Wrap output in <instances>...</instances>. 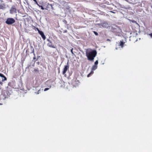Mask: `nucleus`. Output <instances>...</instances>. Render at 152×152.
<instances>
[{"mask_svg":"<svg viewBox=\"0 0 152 152\" xmlns=\"http://www.w3.org/2000/svg\"><path fill=\"white\" fill-rule=\"evenodd\" d=\"M99 26L101 27V26L104 28H107L109 26V25L107 22H104L103 23L99 24Z\"/></svg>","mask_w":152,"mask_h":152,"instance_id":"20e7f679","label":"nucleus"},{"mask_svg":"<svg viewBox=\"0 0 152 152\" xmlns=\"http://www.w3.org/2000/svg\"><path fill=\"white\" fill-rule=\"evenodd\" d=\"M149 35L150 37L152 38V33L149 34Z\"/></svg>","mask_w":152,"mask_h":152,"instance_id":"f3484780","label":"nucleus"},{"mask_svg":"<svg viewBox=\"0 0 152 152\" xmlns=\"http://www.w3.org/2000/svg\"><path fill=\"white\" fill-rule=\"evenodd\" d=\"M36 29L37 30V31H38V32H39V31H40L39 28H36Z\"/></svg>","mask_w":152,"mask_h":152,"instance_id":"6ab92c4d","label":"nucleus"},{"mask_svg":"<svg viewBox=\"0 0 152 152\" xmlns=\"http://www.w3.org/2000/svg\"><path fill=\"white\" fill-rule=\"evenodd\" d=\"M69 66L68 65H66L64 66V67L63 72V74L64 75L66 73V71H67V70L69 69Z\"/></svg>","mask_w":152,"mask_h":152,"instance_id":"0eeeda50","label":"nucleus"},{"mask_svg":"<svg viewBox=\"0 0 152 152\" xmlns=\"http://www.w3.org/2000/svg\"><path fill=\"white\" fill-rule=\"evenodd\" d=\"M97 68V65H93L91 69V72L87 75V77H89L90 76V75L91 74H92L94 73V71Z\"/></svg>","mask_w":152,"mask_h":152,"instance_id":"7ed1b4c3","label":"nucleus"},{"mask_svg":"<svg viewBox=\"0 0 152 152\" xmlns=\"http://www.w3.org/2000/svg\"><path fill=\"white\" fill-rule=\"evenodd\" d=\"M49 89L48 88H46L44 89V91H47Z\"/></svg>","mask_w":152,"mask_h":152,"instance_id":"2eb2a0df","label":"nucleus"},{"mask_svg":"<svg viewBox=\"0 0 152 152\" xmlns=\"http://www.w3.org/2000/svg\"><path fill=\"white\" fill-rule=\"evenodd\" d=\"M0 77L4 78V79H2V81H4L7 80L6 77L3 74L0 73Z\"/></svg>","mask_w":152,"mask_h":152,"instance_id":"9d476101","label":"nucleus"},{"mask_svg":"<svg viewBox=\"0 0 152 152\" xmlns=\"http://www.w3.org/2000/svg\"><path fill=\"white\" fill-rule=\"evenodd\" d=\"M16 9L15 7V6H13L11 7V8L10 10V13L11 14H13L15 13L16 12Z\"/></svg>","mask_w":152,"mask_h":152,"instance_id":"423d86ee","label":"nucleus"},{"mask_svg":"<svg viewBox=\"0 0 152 152\" xmlns=\"http://www.w3.org/2000/svg\"><path fill=\"white\" fill-rule=\"evenodd\" d=\"M35 2V4H37V5H38L39 4L37 3V2L36 0V1H34Z\"/></svg>","mask_w":152,"mask_h":152,"instance_id":"a211bd4d","label":"nucleus"},{"mask_svg":"<svg viewBox=\"0 0 152 152\" xmlns=\"http://www.w3.org/2000/svg\"><path fill=\"white\" fill-rule=\"evenodd\" d=\"M0 1H1V2H2V0H0Z\"/></svg>","mask_w":152,"mask_h":152,"instance_id":"aec40b11","label":"nucleus"},{"mask_svg":"<svg viewBox=\"0 0 152 152\" xmlns=\"http://www.w3.org/2000/svg\"><path fill=\"white\" fill-rule=\"evenodd\" d=\"M98 64V60H96L95 62L94 65H97Z\"/></svg>","mask_w":152,"mask_h":152,"instance_id":"ddd939ff","label":"nucleus"},{"mask_svg":"<svg viewBox=\"0 0 152 152\" xmlns=\"http://www.w3.org/2000/svg\"><path fill=\"white\" fill-rule=\"evenodd\" d=\"M38 6L39 7H40L41 8L42 10H43L44 9V7L42 6H41V5H40L39 4H38Z\"/></svg>","mask_w":152,"mask_h":152,"instance_id":"f8f14e48","label":"nucleus"},{"mask_svg":"<svg viewBox=\"0 0 152 152\" xmlns=\"http://www.w3.org/2000/svg\"><path fill=\"white\" fill-rule=\"evenodd\" d=\"M39 94V92H38L37 93V94Z\"/></svg>","mask_w":152,"mask_h":152,"instance_id":"4be33fe9","label":"nucleus"},{"mask_svg":"<svg viewBox=\"0 0 152 152\" xmlns=\"http://www.w3.org/2000/svg\"><path fill=\"white\" fill-rule=\"evenodd\" d=\"M96 54L97 52L96 50H92L90 48L86 50V55L89 61H93Z\"/></svg>","mask_w":152,"mask_h":152,"instance_id":"f257e3e1","label":"nucleus"},{"mask_svg":"<svg viewBox=\"0 0 152 152\" xmlns=\"http://www.w3.org/2000/svg\"><path fill=\"white\" fill-rule=\"evenodd\" d=\"M15 21L13 18H9L7 19L6 21H5V23L7 24L10 25L14 23Z\"/></svg>","mask_w":152,"mask_h":152,"instance_id":"f03ea898","label":"nucleus"},{"mask_svg":"<svg viewBox=\"0 0 152 152\" xmlns=\"http://www.w3.org/2000/svg\"><path fill=\"white\" fill-rule=\"evenodd\" d=\"M38 33L41 35L42 38L43 39L45 40L46 38V37L44 35L43 32L42 31H40L38 32Z\"/></svg>","mask_w":152,"mask_h":152,"instance_id":"6e6552de","label":"nucleus"},{"mask_svg":"<svg viewBox=\"0 0 152 152\" xmlns=\"http://www.w3.org/2000/svg\"><path fill=\"white\" fill-rule=\"evenodd\" d=\"M5 8V5L4 4H0V9H4Z\"/></svg>","mask_w":152,"mask_h":152,"instance_id":"9b49d317","label":"nucleus"},{"mask_svg":"<svg viewBox=\"0 0 152 152\" xmlns=\"http://www.w3.org/2000/svg\"><path fill=\"white\" fill-rule=\"evenodd\" d=\"M133 22H135V23H136V21H133Z\"/></svg>","mask_w":152,"mask_h":152,"instance_id":"412c9836","label":"nucleus"},{"mask_svg":"<svg viewBox=\"0 0 152 152\" xmlns=\"http://www.w3.org/2000/svg\"><path fill=\"white\" fill-rule=\"evenodd\" d=\"M34 1H36V0H33Z\"/></svg>","mask_w":152,"mask_h":152,"instance_id":"b1692460","label":"nucleus"},{"mask_svg":"<svg viewBox=\"0 0 152 152\" xmlns=\"http://www.w3.org/2000/svg\"><path fill=\"white\" fill-rule=\"evenodd\" d=\"M67 32V31L66 30L65 31V32Z\"/></svg>","mask_w":152,"mask_h":152,"instance_id":"5701e85b","label":"nucleus"},{"mask_svg":"<svg viewBox=\"0 0 152 152\" xmlns=\"http://www.w3.org/2000/svg\"><path fill=\"white\" fill-rule=\"evenodd\" d=\"M125 43V42H123V41H120L119 46H120L121 48H123L124 46V44Z\"/></svg>","mask_w":152,"mask_h":152,"instance_id":"1a4fd4ad","label":"nucleus"},{"mask_svg":"<svg viewBox=\"0 0 152 152\" xmlns=\"http://www.w3.org/2000/svg\"><path fill=\"white\" fill-rule=\"evenodd\" d=\"M71 53L73 54H74V53L73 52V48H72L71 50Z\"/></svg>","mask_w":152,"mask_h":152,"instance_id":"dca6fc26","label":"nucleus"},{"mask_svg":"<svg viewBox=\"0 0 152 152\" xmlns=\"http://www.w3.org/2000/svg\"><path fill=\"white\" fill-rule=\"evenodd\" d=\"M47 40L48 42V45L49 47L54 48H56V47L52 43L50 39H47Z\"/></svg>","mask_w":152,"mask_h":152,"instance_id":"39448f33","label":"nucleus"},{"mask_svg":"<svg viewBox=\"0 0 152 152\" xmlns=\"http://www.w3.org/2000/svg\"><path fill=\"white\" fill-rule=\"evenodd\" d=\"M94 34H95L96 35H98V33L97 32L94 31Z\"/></svg>","mask_w":152,"mask_h":152,"instance_id":"4468645a","label":"nucleus"}]
</instances>
